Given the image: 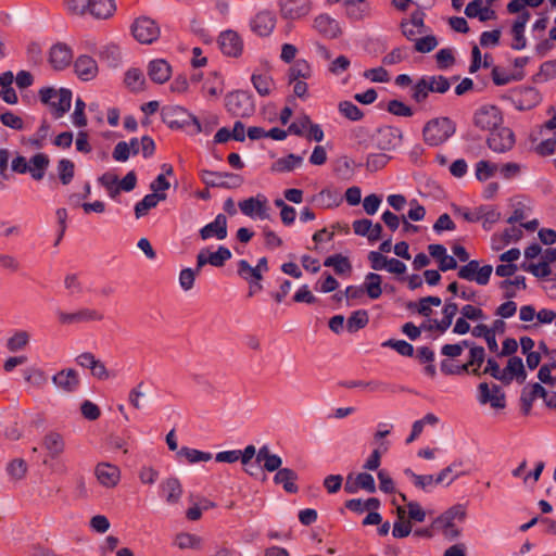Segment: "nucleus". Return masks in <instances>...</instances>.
I'll return each instance as SVG.
<instances>
[{"instance_id":"1","label":"nucleus","mask_w":556,"mask_h":556,"mask_svg":"<svg viewBox=\"0 0 556 556\" xmlns=\"http://www.w3.org/2000/svg\"><path fill=\"white\" fill-rule=\"evenodd\" d=\"M455 130V124L448 117H437L425 125L422 136L427 144L435 147L452 137Z\"/></svg>"},{"instance_id":"2","label":"nucleus","mask_w":556,"mask_h":556,"mask_svg":"<svg viewBox=\"0 0 556 556\" xmlns=\"http://www.w3.org/2000/svg\"><path fill=\"white\" fill-rule=\"evenodd\" d=\"M39 98L51 108L55 118L62 117L71 109L72 91L68 89L45 87L39 90Z\"/></svg>"},{"instance_id":"3","label":"nucleus","mask_w":556,"mask_h":556,"mask_svg":"<svg viewBox=\"0 0 556 556\" xmlns=\"http://www.w3.org/2000/svg\"><path fill=\"white\" fill-rule=\"evenodd\" d=\"M450 88V80L444 76H424L413 86L412 99L422 103L430 92L445 93Z\"/></svg>"},{"instance_id":"4","label":"nucleus","mask_w":556,"mask_h":556,"mask_svg":"<svg viewBox=\"0 0 556 556\" xmlns=\"http://www.w3.org/2000/svg\"><path fill=\"white\" fill-rule=\"evenodd\" d=\"M58 321L61 326H73L79 324L101 323L104 314L96 308L80 307L75 312L56 311Z\"/></svg>"},{"instance_id":"5","label":"nucleus","mask_w":556,"mask_h":556,"mask_svg":"<svg viewBox=\"0 0 556 556\" xmlns=\"http://www.w3.org/2000/svg\"><path fill=\"white\" fill-rule=\"evenodd\" d=\"M131 34L140 43L151 45L159 39L161 29L151 17L140 16L131 24Z\"/></svg>"},{"instance_id":"6","label":"nucleus","mask_w":556,"mask_h":556,"mask_svg":"<svg viewBox=\"0 0 556 556\" xmlns=\"http://www.w3.org/2000/svg\"><path fill=\"white\" fill-rule=\"evenodd\" d=\"M228 111L239 117H249L255 112V104L252 94L238 90L226 97Z\"/></svg>"},{"instance_id":"7","label":"nucleus","mask_w":556,"mask_h":556,"mask_svg":"<svg viewBox=\"0 0 556 556\" xmlns=\"http://www.w3.org/2000/svg\"><path fill=\"white\" fill-rule=\"evenodd\" d=\"M473 123L479 129L491 134L503 125V115L497 106L483 105L475 113Z\"/></svg>"},{"instance_id":"8","label":"nucleus","mask_w":556,"mask_h":556,"mask_svg":"<svg viewBox=\"0 0 556 556\" xmlns=\"http://www.w3.org/2000/svg\"><path fill=\"white\" fill-rule=\"evenodd\" d=\"M493 267L491 265L480 266L479 261L472 260L467 262L466 265L460 266L457 273L458 278L475 281L480 286L489 283Z\"/></svg>"},{"instance_id":"9","label":"nucleus","mask_w":556,"mask_h":556,"mask_svg":"<svg viewBox=\"0 0 556 556\" xmlns=\"http://www.w3.org/2000/svg\"><path fill=\"white\" fill-rule=\"evenodd\" d=\"M202 181L211 188H238L242 185L243 178L232 173H219L207 169L201 170Z\"/></svg>"},{"instance_id":"10","label":"nucleus","mask_w":556,"mask_h":556,"mask_svg":"<svg viewBox=\"0 0 556 556\" xmlns=\"http://www.w3.org/2000/svg\"><path fill=\"white\" fill-rule=\"evenodd\" d=\"M403 134L399 128L383 126L377 129L372 136L374 144L381 151H392L401 146Z\"/></svg>"},{"instance_id":"11","label":"nucleus","mask_w":556,"mask_h":556,"mask_svg":"<svg viewBox=\"0 0 556 556\" xmlns=\"http://www.w3.org/2000/svg\"><path fill=\"white\" fill-rule=\"evenodd\" d=\"M486 144L493 152L505 153L515 146L514 131L502 125L489 135Z\"/></svg>"},{"instance_id":"12","label":"nucleus","mask_w":556,"mask_h":556,"mask_svg":"<svg viewBox=\"0 0 556 556\" xmlns=\"http://www.w3.org/2000/svg\"><path fill=\"white\" fill-rule=\"evenodd\" d=\"M280 15L285 20H300L309 14L312 10L311 0H280Z\"/></svg>"},{"instance_id":"13","label":"nucleus","mask_w":556,"mask_h":556,"mask_svg":"<svg viewBox=\"0 0 556 556\" xmlns=\"http://www.w3.org/2000/svg\"><path fill=\"white\" fill-rule=\"evenodd\" d=\"M239 207L242 214L249 217H258L261 219H269V207L267 205V199L258 194L256 197H251L243 201L239 202Z\"/></svg>"},{"instance_id":"14","label":"nucleus","mask_w":556,"mask_h":556,"mask_svg":"<svg viewBox=\"0 0 556 556\" xmlns=\"http://www.w3.org/2000/svg\"><path fill=\"white\" fill-rule=\"evenodd\" d=\"M192 117V114L179 105H167L162 109V119L170 128H181L189 125Z\"/></svg>"},{"instance_id":"15","label":"nucleus","mask_w":556,"mask_h":556,"mask_svg":"<svg viewBox=\"0 0 556 556\" xmlns=\"http://www.w3.org/2000/svg\"><path fill=\"white\" fill-rule=\"evenodd\" d=\"M540 92L533 87H521L513 96L515 108L519 111L531 110L541 102Z\"/></svg>"},{"instance_id":"16","label":"nucleus","mask_w":556,"mask_h":556,"mask_svg":"<svg viewBox=\"0 0 556 556\" xmlns=\"http://www.w3.org/2000/svg\"><path fill=\"white\" fill-rule=\"evenodd\" d=\"M218 45L225 55L237 58L243 50V41L235 30H225L218 37Z\"/></svg>"},{"instance_id":"17","label":"nucleus","mask_w":556,"mask_h":556,"mask_svg":"<svg viewBox=\"0 0 556 556\" xmlns=\"http://www.w3.org/2000/svg\"><path fill=\"white\" fill-rule=\"evenodd\" d=\"M479 401L481 404L490 403L493 408H504L505 407V394L502 392L501 387L497 384H493L492 392L486 382H482L479 384Z\"/></svg>"},{"instance_id":"18","label":"nucleus","mask_w":556,"mask_h":556,"mask_svg":"<svg viewBox=\"0 0 556 556\" xmlns=\"http://www.w3.org/2000/svg\"><path fill=\"white\" fill-rule=\"evenodd\" d=\"M72 59L73 53L67 45L59 42L51 47L49 62L54 70H64L71 64Z\"/></svg>"},{"instance_id":"19","label":"nucleus","mask_w":556,"mask_h":556,"mask_svg":"<svg viewBox=\"0 0 556 556\" xmlns=\"http://www.w3.org/2000/svg\"><path fill=\"white\" fill-rule=\"evenodd\" d=\"M94 473L99 483L105 488H114L121 479L119 468L109 463L98 464Z\"/></svg>"},{"instance_id":"20","label":"nucleus","mask_w":556,"mask_h":556,"mask_svg":"<svg viewBox=\"0 0 556 556\" xmlns=\"http://www.w3.org/2000/svg\"><path fill=\"white\" fill-rule=\"evenodd\" d=\"M52 382L56 388L66 393L76 391L79 387V377L76 370L72 368L62 369L52 377Z\"/></svg>"},{"instance_id":"21","label":"nucleus","mask_w":556,"mask_h":556,"mask_svg":"<svg viewBox=\"0 0 556 556\" xmlns=\"http://www.w3.org/2000/svg\"><path fill=\"white\" fill-rule=\"evenodd\" d=\"M251 29L258 36L266 37L271 34L276 25V16L270 11H261L251 21Z\"/></svg>"},{"instance_id":"22","label":"nucleus","mask_w":556,"mask_h":556,"mask_svg":"<svg viewBox=\"0 0 556 556\" xmlns=\"http://www.w3.org/2000/svg\"><path fill=\"white\" fill-rule=\"evenodd\" d=\"M227 218L224 214H218L215 219L200 229V237L202 240L216 237L223 240L227 237Z\"/></svg>"},{"instance_id":"23","label":"nucleus","mask_w":556,"mask_h":556,"mask_svg":"<svg viewBox=\"0 0 556 556\" xmlns=\"http://www.w3.org/2000/svg\"><path fill=\"white\" fill-rule=\"evenodd\" d=\"M313 27L326 38H336L341 34L339 23L327 14L316 16Z\"/></svg>"},{"instance_id":"24","label":"nucleus","mask_w":556,"mask_h":556,"mask_svg":"<svg viewBox=\"0 0 556 556\" xmlns=\"http://www.w3.org/2000/svg\"><path fill=\"white\" fill-rule=\"evenodd\" d=\"M160 490L169 505L178 504L182 496V485L177 478H167L160 484Z\"/></svg>"},{"instance_id":"25","label":"nucleus","mask_w":556,"mask_h":556,"mask_svg":"<svg viewBox=\"0 0 556 556\" xmlns=\"http://www.w3.org/2000/svg\"><path fill=\"white\" fill-rule=\"evenodd\" d=\"M238 275L250 285L249 296L253 295V283H255L257 290H262L263 287L260 281L262 280L263 276L255 267H252L248 261H239Z\"/></svg>"},{"instance_id":"26","label":"nucleus","mask_w":556,"mask_h":556,"mask_svg":"<svg viewBox=\"0 0 556 556\" xmlns=\"http://www.w3.org/2000/svg\"><path fill=\"white\" fill-rule=\"evenodd\" d=\"M74 68L77 76L85 81L93 79L98 73L97 62L89 55L78 56Z\"/></svg>"},{"instance_id":"27","label":"nucleus","mask_w":556,"mask_h":556,"mask_svg":"<svg viewBox=\"0 0 556 556\" xmlns=\"http://www.w3.org/2000/svg\"><path fill=\"white\" fill-rule=\"evenodd\" d=\"M172 74L170 65L163 59L153 60L149 63L148 75L152 81L164 84Z\"/></svg>"},{"instance_id":"28","label":"nucleus","mask_w":556,"mask_h":556,"mask_svg":"<svg viewBox=\"0 0 556 556\" xmlns=\"http://www.w3.org/2000/svg\"><path fill=\"white\" fill-rule=\"evenodd\" d=\"M346 16L354 21H363L370 15V7L366 0H344Z\"/></svg>"},{"instance_id":"29","label":"nucleus","mask_w":556,"mask_h":556,"mask_svg":"<svg viewBox=\"0 0 556 556\" xmlns=\"http://www.w3.org/2000/svg\"><path fill=\"white\" fill-rule=\"evenodd\" d=\"M42 445L48 455L55 459L65 451V442L63 437L55 431L48 432L42 439Z\"/></svg>"},{"instance_id":"30","label":"nucleus","mask_w":556,"mask_h":556,"mask_svg":"<svg viewBox=\"0 0 556 556\" xmlns=\"http://www.w3.org/2000/svg\"><path fill=\"white\" fill-rule=\"evenodd\" d=\"M256 463H263V468L266 471H278L281 468L282 459L279 455L273 454L267 445H263L256 454Z\"/></svg>"},{"instance_id":"31","label":"nucleus","mask_w":556,"mask_h":556,"mask_svg":"<svg viewBox=\"0 0 556 556\" xmlns=\"http://www.w3.org/2000/svg\"><path fill=\"white\" fill-rule=\"evenodd\" d=\"M458 312V306L456 303L452 301H446L444 307L442 309L443 318L441 320H433V325H430L427 329L432 330L437 329L441 333L445 332L448 327L452 325L453 318Z\"/></svg>"},{"instance_id":"32","label":"nucleus","mask_w":556,"mask_h":556,"mask_svg":"<svg viewBox=\"0 0 556 556\" xmlns=\"http://www.w3.org/2000/svg\"><path fill=\"white\" fill-rule=\"evenodd\" d=\"M88 5V12L96 18H109L116 10L114 0H89Z\"/></svg>"},{"instance_id":"33","label":"nucleus","mask_w":556,"mask_h":556,"mask_svg":"<svg viewBox=\"0 0 556 556\" xmlns=\"http://www.w3.org/2000/svg\"><path fill=\"white\" fill-rule=\"evenodd\" d=\"M296 480L298 473L290 468L279 469L274 476V482L281 484L283 490L288 493H296L299 491V486L295 483Z\"/></svg>"},{"instance_id":"34","label":"nucleus","mask_w":556,"mask_h":556,"mask_svg":"<svg viewBox=\"0 0 556 556\" xmlns=\"http://www.w3.org/2000/svg\"><path fill=\"white\" fill-rule=\"evenodd\" d=\"M50 164V159L45 153H37L33 155L28 162L29 174L36 181L41 180L45 177L46 170Z\"/></svg>"},{"instance_id":"35","label":"nucleus","mask_w":556,"mask_h":556,"mask_svg":"<svg viewBox=\"0 0 556 556\" xmlns=\"http://www.w3.org/2000/svg\"><path fill=\"white\" fill-rule=\"evenodd\" d=\"M166 200L165 193H150L135 205L136 218H141L148 214L151 208H154L159 202Z\"/></svg>"},{"instance_id":"36","label":"nucleus","mask_w":556,"mask_h":556,"mask_svg":"<svg viewBox=\"0 0 556 556\" xmlns=\"http://www.w3.org/2000/svg\"><path fill=\"white\" fill-rule=\"evenodd\" d=\"M381 282L382 278L380 275L375 273L367 274L363 286L364 292H366L371 300L380 298L382 294Z\"/></svg>"},{"instance_id":"37","label":"nucleus","mask_w":556,"mask_h":556,"mask_svg":"<svg viewBox=\"0 0 556 556\" xmlns=\"http://www.w3.org/2000/svg\"><path fill=\"white\" fill-rule=\"evenodd\" d=\"M251 80L257 93L262 97L268 96L274 89V80L268 74L254 73Z\"/></svg>"},{"instance_id":"38","label":"nucleus","mask_w":556,"mask_h":556,"mask_svg":"<svg viewBox=\"0 0 556 556\" xmlns=\"http://www.w3.org/2000/svg\"><path fill=\"white\" fill-rule=\"evenodd\" d=\"M303 163V157L295 154H289L286 157L278 159L271 166L273 172H291Z\"/></svg>"},{"instance_id":"39","label":"nucleus","mask_w":556,"mask_h":556,"mask_svg":"<svg viewBox=\"0 0 556 556\" xmlns=\"http://www.w3.org/2000/svg\"><path fill=\"white\" fill-rule=\"evenodd\" d=\"M175 544L180 549H200L202 546V539L199 535L192 533L181 532L176 535Z\"/></svg>"},{"instance_id":"40","label":"nucleus","mask_w":556,"mask_h":556,"mask_svg":"<svg viewBox=\"0 0 556 556\" xmlns=\"http://www.w3.org/2000/svg\"><path fill=\"white\" fill-rule=\"evenodd\" d=\"M56 170L62 185L67 186L74 178L75 164L68 159H61L58 162Z\"/></svg>"},{"instance_id":"41","label":"nucleus","mask_w":556,"mask_h":556,"mask_svg":"<svg viewBox=\"0 0 556 556\" xmlns=\"http://www.w3.org/2000/svg\"><path fill=\"white\" fill-rule=\"evenodd\" d=\"M312 76L311 65L305 60H298L289 70V81L300 78L307 79Z\"/></svg>"},{"instance_id":"42","label":"nucleus","mask_w":556,"mask_h":556,"mask_svg":"<svg viewBox=\"0 0 556 556\" xmlns=\"http://www.w3.org/2000/svg\"><path fill=\"white\" fill-rule=\"evenodd\" d=\"M369 321L368 313L364 309L353 312L346 320V329L349 332H356L364 328Z\"/></svg>"},{"instance_id":"43","label":"nucleus","mask_w":556,"mask_h":556,"mask_svg":"<svg viewBox=\"0 0 556 556\" xmlns=\"http://www.w3.org/2000/svg\"><path fill=\"white\" fill-rule=\"evenodd\" d=\"M29 343V333L25 330L16 331L7 341V348L10 352H18L27 346Z\"/></svg>"},{"instance_id":"44","label":"nucleus","mask_w":556,"mask_h":556,"mask_svg":"<svg viewBox=\"0 0 556 556\" xmlns=\"http://www.w3.org/2000/svg\"><path fill=\"white\" fill-rule=\"evenodd\" d=\"M27 470L28 466L23 458H14L7 466L9 476L15 481L22 480L26 476Z\"/></svg>"},{"instance_id":"45","label":"nucleus","mask_w":556,"mask_h":556,"mask_svg":"<svg viewBox=\"0 0 556 556\" xmlns=\"http://www.w3.org/2000/svg\"><path fill=\"white\" fill-rule=\"evenodd\" d=\"M146 79L141 71L131 68L125 74V84L132 91H140L143 89Z\"/></svg>"},{"instance_id":"46","label":"nucleus","mask_w":556,"mask_h":556,"mask_svg":"<svg viewBox=\"0 0 556 556\" xmlns=\"http://www.w3.org/2000/svg\"><path fill=\"white\" fill-rule=\"evenodd\" d=\"M50 124L47 121H42L36 134L28 138V143L35 149H41L45 144V141L50 136Z\"/></svg>"},{"instance_id":"47","label":"nucleus","mask_w":556,"mask_h":556,"mask_svg":"<svg viewBox=\"0 0 556 556\" xmlns=\"http://www.w3.org/2000/svg\"><path fill=\"white\" fill-rule=\"evenodd\" d=\"M484 349L483 346H472L470 348L469 352V361L468 365L472 367L471 372L476 376H480L481 372L479 371V368L481 367L482 363L484 362Z\"/></svg>"},{"instance_id":"48","label":"nucleus","mask_w":556,"mask_h":556,"mask_svg":"<svg viewBox=\"0 0 556 556\" xmlns=\"http://www.w3.org/2000/svg\"><path fill=\"white\" fill-rule=\"evenodd\" d=\"M207 255L208 264L215 267L224 266L225 262L231 258L230 250L223 245L218 247L216 252L207 251Z\"/></svg>"},{"instance_id":"49","label":"nucleus","mask_w":556,"mask_h":556,"mask_svg":"<svg viewBox=\"0 0 556 556\" xmlns=\"http://www.w3.org/2000/svg\"><path fill=\"white\" fill-rule=\"evenodd\" d=\"M497 170V165L489 161H479L476 164V177L480 181L491 178Z\"/></svg>"},{"instance_id":"50","label":"nucleus","mask_w":556,"mask_h":556,"mask_svg":"<svg viewBox=\"0 0 556 556\" xmlns=\"http://www.w3.org/2000/svg\"><path fill=\"white\" fill-rule=\"evenodd\" d=\"M178 455L185 456L186 459L190 464H194V463H198V462H208V460L212 459V454L211 453H206V452H202V451L194 450V448H189V447H182L178 452Z\"/></svg>"},{"instance_id":"51","label":"nucleus","mask_w":556,"mask_h":556,"mask_svg":"<svg viewBox=\"0 0 556 556\" xmlns=\"http://www.w3.org/2000/svg\"><path fill=\"white\" fill-rule=\"evenodd\" d=\"M389 161L390 156L386 153H371L367 156L366 167L370 172H377L383 168Z\"/></svg>"},{"instance_id":"52","label":"nucleus","mask_w":556,"mask_h":556,"mask_svg":"<svg viewBox=\"0 0 556 556\" xmlns=\"http://www.w3.org/2000/svg\"><path fill=\"white\" fill-rule=\"evenodd\" d=\"M339 111L350 121H359L363 117V113L359 108L351 101L340 102Z\"/></svg>"},{"instance_id":"53","label":"nucleus","mask_w":556,"mask_h":556,"mask_svg":"<svg viewBox=\"0 0 556 556\" xmlns=\"http://www.w3.org/2000/svg\"><path fill=\"white\" fill-rule=\"evenodd\" d=\"M382 346H389L403 356H413L414 354V346L404 340L390 339L388 341H384L382 343Z\"/></svg>"},{"instance_id":"54","label":"nucleus","mask_w":556,"mask_h":556,"mask_svg":"<svg viewBox=\"0 0 556 556\" xmlns=\"http://www.w3.org/2000/svg\"><path fill=\"white\" fill-rule=\"evenodd\" d=\"M0 122L3 126L14 130H22L24 128V121L18 115L11 111H5L0 114Z\"/></svg>"},{"instance_id":"55","label":"nucleus","mask_w":556,"mask_h":556,"mask_svg":"<svg viewBox=\"0 0 556 556\" xmlns=\"http://www.w3.org/2000/svg\"><path fill=\"white\" fill-rule=\"evenodd\" d=\"M441 299L439 296H426L419 300L417 312L425 316L429 317L432 313L431 305L433 306H440L441 305Z\"/></svg>"},{"instance_id":"56","label":"nucleus","mask_w":556,"mask_h":556,"mask_svg":"<svg viewBox=\"0 0 556 556\" xmlns=\"http://www.w3.org/2000/svg\"><path fill=\"white\" fill-rule=\"evenodd\" d=\"M64 4L72 15L83 16L88 12L89 0H64Z\"/></svg>"},{"instance_id":"57","label":"nucleus","mask_w":556,"mask_h":556,"mask_svg":"<svg viewBox=\"0 0 556 556\" xmlns=\"http://www.w3.org/2000/svg\"><path fill=\"white\" fill-rule=\"evenodd\" d=\"M407 49L403 47H397L383 56L382 63L384 65H394L404 61L405 59H407Z\"/></svg>"},{"instance_id":"58","label":"nucleus","mask_w":556,"mask_h":556,"mask_svg":"<svg viewBox=\"0 0 556 556\" xmlns=\"http://www.w3.org/2000/svg\"><path fill=\"white\" fill-rule=\"evenodd\" d=\"M404 473L414 480V484L417 488L422 489V490H425L427 486L435 483V479L433 478L432 475H417V473L413 472V470L409 468L405 469Z\"/></svg>"},{"instance_id":"59","label":"nucleus","mask_w":556,"mask_h":556,"mask_svg":"<svg viewBox=\"0 0 556 556\" xmlns=\"http://www.w3.org/2000/svg\"><path fill=\"white\" fill-rule=\"evenodd\" d=\"M483 374H490L493 378L501 380L505 383H509L510 379H507L506 372L502 371L497 362L493 358H489Z\"/></svg>"},{"instance_id":"60","label":"nucleus","mask_w":556,"mask_h":556,"mask_svg":"<svg viewBox=\"0 0 556 556\" xmlns=\"http://www.w3.org/2000/svg\"><path fill=\"white\" fill-rule=\"evenodd\" d=\"M85 108V102L80 98H78L75 102L74 113L72 114L73 124L77 127H85L87 125Z\"/></svg>"},{"instance_id":"61","label":"nucleus","mask_w":556,"mask_h":556,"mask_svg":"<svg viewBox=\"0 0 556 556\" xmlns=\"http://www.w3.org/2000/svg\"><path fill=\"white\" fill-rule=\"evenodd\" d=\"M388 111L396 116L409 117L413 115V110L400 100H391L388 103Z\"/></svg>"},{"instance_id":"62","label":"nucleus","mask_w":556,"mask_h":556,"mask_svg":"<svg viewBox=\"0 0 556 556\" xmlns=\"http://www.w3.org/2000/svg\"><path fill=\"white\" fill-rule=\"evenodd\" d=\"M199 273L192 268H185L179 274V285L185 291L193 288L195 277Z\"/></svg>"},{"instance_id":"63","label":"nucleus","mask_w":556,"mask_h":556,"mask_svg":"<svg viewBox=\"0 0 556 556\" xmlns=\"http://www.w3.org/2000/svg\"><path fill=\"white\" fill-rule=\"evenodd\" d=\"M437 46V38L432 35H429L416 40L415 50L421 53H427L434 50Z\"/></svg>"},{"instance_id":"64","label":"nucleus","mask_w":556,"mask_h":556,"mask_svg":"<svg viewBox=\"0 0 556 556\" xmlns=\"http://www.w3.org/2000/svg\"><path fill=\"white\" fill-rule=\"evenodd\" d=\"M81 415L88 420H97L100 415V408L91 401H84L80 405Z\"/></svg>"}]
</instances>
